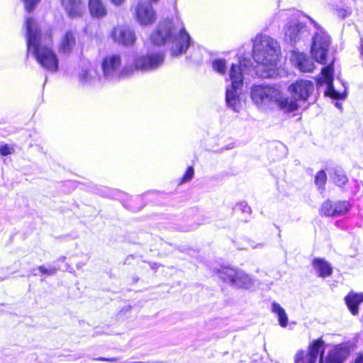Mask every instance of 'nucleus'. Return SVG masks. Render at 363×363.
I'll return each mask as SVG.
<instances>
[{
  "label": "nucleus",
  "instance_id": "nucleus-23",
  "mask_svg": "<svg viewBox=\"0 0 363 363\" xmlns=\"http://www.w3.org/2000/svg\"><path fill=\"white\" fill-rule=\"evenodd\" d=\"M89 7L93 16L103 17L106 13V8L101 0H89Z\"/></svg>",
  "mask_w": 363,
  "mask_h": 363
},
{
  "label": "nucleus",
  "instance_id": "nucleus-41",
  "mask_svg": "<svg viewBox=\"0 0 363 363\" xmlns=\"http://www.w3.org/2000/svg\"><path fill=\"white\" fill-rule=\"evenodd\" d=\"M335 106H337V107H340V104L338 103H336Z\"/></svg>",
  "mask_w": 363,
  "mask_h": 363
},
{
  "label": "nucleus",
  "instance_id": "nucleus-18",
  "mask_svg": "<svg viewBox=\"0 0 363 363\" xmlns=\"http://www.w3.org/2000/svg\"><path fill=\"white\" fill-rule=\"evenodd\" d=\"M62 4L67 14L71 17L81 16L85 9L81 0H62Z\"/></svg>",
  "mask_w": 363,
  "mask_h": 363
},
{
  "label": "nucleus",
  "instance_id": "nucleus-5",
  "mask_svg": "<svg viewBox=\"0 0 363 363\" xmlns=\"http://www.w3.org/2000/svg\"><path fill=\"white\" fill-rule=\"evenodd\" d=\"M250 60L244 59L240 65L232 64L229 70L230 84L226 86L225 101L228 106L235 112H239L242 107L240 96L243 86V75L247 70H250Z\"/></svg>",
  "mask_w": 363,
  "mask_h": 363
},
{
  "label": "nucleus",
  "instance_id": "nucleus-36",
  "mask_svg": "<svg viewBox=\"0 0 363 363\" xmlns=\"http://www.w3.org/2000/svg\"><path fill=\"white\" fill-rule=\"evenodd\" d=\"M96 360H99V361H106V362H114L116 361V358H105V357H99L97 359H96Z\"/></svg>",
  "mask_w": 363,
  "mask_h": 363
},
{
  "label": "nucleus",
  "instance_id": "nucleus-6",
  "mask_svg": "<svg viewBox=\"0 0 363 363\" xmlns=\"http://www.w3.org/2000/svg\"><path fill=\"white\" fill-rule=\"evenodd\" d=\"M121 60L118 55L106 57L102 63L103 79L106 81H116L133 74L134 69L129 65L121 69Z\"/></svg>",
  "mask_w": 363,
  "mask_h": 363
},
{
  "label": "nucleus",
  "instance_id": "nucleus-4",
  "mask_svg": "<svg viewBox=\"0 0 363 363\" xmlns=\"http://www.w3.org/2000/svg\"><path fill=\"white\" fill-rule=\"evenodd\" d=\"M150 38L155 45H171L170 53L173 57L185 53L191 43V37L186 30L183 22L179 20L177 25L169 19L162 21L152 33Z\"/></svg>",
  "mask_w": 363,
  "mask_h": 363
},
{
  "label": "nucleus",
  "instance_id": "nucleus-21",
  "mask_svg": "<svg viewBox=\"0 0 363 363\" xmlns=\"http://www.w3.org/2000/svg\"><path fill=\"white\" fill-rule=\"evenodd\" d=\"M346 304L353 315L358 313V306L363 302V294L351 292L345 298Z\"/></svg>",
  "mask_w": 363,
  "mask_h": 363
},
{
  "label": "nucleus",
  "instance_id": "nucleus-27",
  "mask_svg": "<svg viewBox=\"0 0 363 363\" xmlns=\"http://www.w3.org/2000/svg\"><path fill=\"white\" fill-rule=\"evenodd\" d=\"M214 71L220 74H225L226 72V61L222 59L215 60L212 63Z\"/></svg>",
  "mask_w": 363,
  "mask_h": 363
},
{
  "label": "nucleus",
  "instance_id": "nucleus-17",
  "mask_svg": "<svg viewBox=\"0 0 363 363\" xmlns=\"http://www.w3.org/2000/svg\"><path fill=\"white\" fill-rule=\"evenodd\" d=\"M277 105L280 110L285 113L293 112L301 106L300 104L291 96H289L283 94L280 90H279V96L274 98V104Z\"/></svg>",
  "mask_w": 363,
  "mask_h": 363
},
{
  "label": "nucleus",
  "instance_id": "nucleus-3",
  "mask_svg": "<svg viewBox=\"0 0 363 363\" xmlns=\"http://www.w3.org/2000/svg\"><path fill=\"white\" fill-rule=\"evenodd\" d=\"M281 55L278 42L270 36L257 35L253 40V58L257 63L256 74L262 78L278 75L277 64Z\"/></svg>",
  "mask_w": 363,
  "mask_h": 363
},
{
  "label": "nucleus",
  "instance_id": "nucleus-33",
  "mask_svg": "<svg viewBox=\"0 0 363 363\" xmlns=\"http://www.w3.org/2000/svg\"><path fill=\"white\" fill-rule=\"evenodd\" d=\"M14 152L13 147L9 146L8 145H4L0 147V154L6 156L9 155H11Z\"/></svg>",
  "mask_w": 363,
  "mask_h": 363
},
{
  "label": "nucleus",
  "instance_id": "nucleus-30",
  "mask_svg": "<svg viewBox=\"0 0 363 363\" xmlns=\"http://www.w3.org/2000/svg\"><path fill=\"white\" fill-rule=\"evenodd\" d=\"M194 170L192 167H189L187 168L184 175L181 179L180 184L189 182L191 181L194 177Z\"/></svg>",
  "mask_w": 363,
  "mask_h": 363
},
{
  "label": "nucleus",
  "instance_id": "nucleus-19",
  "mask_svg": "<svg viewBox=\"0 0 363 363\" xmlns=\"http://www.w3.org/2000/svg\"><path fill=\"white\" fill-rule=\"evenodd\" d=\"M312 265L318 277L325 278L330 277L333 272V268L330 263L323 259L315 258L313 260Z\"/></svg>",
  "mask_w": 363,
  "mask_h": 363
},
{
  "label": "nucleus",
  "instance_id": "nucleus-38",
  "mask_svg": "<svg viewBox=\"0 0 363 363\" xmlns=\"http://www.w3.org/2000/svg\"><path fill=\"white\" fill-rule=\"evenodd\" d=\"M355 363H363V354L358 357L355 361Z\"/></svg>",
  "mask_w": 363,
  "mask_h": 363
},
{
  "label": "nucleus",
  "instance_id": "nucleus-10",
  "mask_svg": "<svg viewBox=\"0 0 363 363\" xmlns=\"http://www.w3.org/2000/svg\"><path fill=\"white\" fill-rule=\"evenodd\" d=\"M164 62V54L162 52L150 53L146 55H137L132 67L135 70L149 72L157 69Z\"/></svg>",
  "mask_w": 363,
  "mask_h": 363
},
{
  "label": "nucleus",
  "instance_id": "nucleus-7",
  "mask_svg": "<svg viewBox=\"0 0 363 363\" xmlns=\"http://www.w3.org/2000/svg\"><path fill=\"white\" fill-rule=\"evenodd\" d=\"M218 277L232 286L239 289H248L255 284V280L241 270L230 267H222L218 270Z\"/></svg>",
  "mask_w": 363,
  "mask_h": 363
},
{
  "label": "nucleus",
  "instance_id": "nucleus-15",
  "mask_svg": "<svg viewBox=\"0 0 363 363\" xmlns=\"http://www.w3.org/2000/svg\"><path fill=\"white\" fill-rule=\"evenodd\" d=\"M291 62L302 72H312L315 67L313 61L307 55L296 51L291 53Z\"/></svg>",
  "mask_w": 363,
  "mask_h": 363
},
{
  "label": "nucleus",
  "instance_id": "nucleus-25",
  "mask_svg": "<svg viewBox=\"0 0 363 363\" xmlns=\"http://www.w3.org/2000/svg\"><path fill=\"white\" fill-rule=\"evenodd\" d=\"M350 208V205L347 201H339L334 203L335 216H338L347 213Z\"/></svg>",
  "mask_w": 363,
  "mask_h": 363
},
{
  "label": "nucleus",
  "instance_id": "nucleus-12",
  "mask_svg": "<svg viewBox=\"0 0 363 363\" xmlns=\"http://www.w3.org/2000/svg\"><path fill=\"white\" fill-rule=\"evenodd\" d=\"M314 91V84L310 80H297L289 86L291 96L299 104L305 103Z\"/></svg>",
  "mask_w": 363,
  "mask_h": 363
},
{
  "label": "nucleus",
  "instance_id": "nucleus-1",
  "mask_svg": "<svg viewBox=\"0 0 363 363\" xmlns=\"http://www.w3.org/2000/svg\"><path fill=\"white\" fill-rule=\"evenodd\" d=\"M316 29L313 38L311 53L315 60L322 65H327L321 70L322 78L320 83L326 84L325 94L333 99H341V94L337 91L333 85L334 58L330 52L331 38L330 35L312 19H310Z\"/></svg>",
  "mask_w": 363,
  "mask_h": 363
},
{
  "label": "nucleus",
  "instance_id": "nucleus-11",
  "mask_svg": "<svg viewBox=\"0 0 363 363\" xmlns=\"http://www.w3.org/2000/svg\"><path fill=\"white\" fill-rule=\"evenodd\" d=\"M309 34L307 26L297 18H291L284 27L285 41L294 45Z\"/></svg>",
  "mask_w": 363,
  "mask_h": 363
},
{
  "label": "nucleus",
  "instance_id": "nucleus-39",
  "mask_svg": "<svg viewBox=\"0 0 363 363\" xmlns=\"http://www.w3.org/2000/svg\"><path fill=\"white\" fill-rule=\"evenodd\" d=\"M261 246H262V245H261V244H258V245H257L256 246H252V248H257V247H261Z\"/></svg>",
  "mask_w": 363,
  "mask_h": 363
},
{
  "label": "nucleus",
  "instance_id": "nucleus-13",
  "mask_svg": "<svg viewBox=\"0 0 363 363\" xmlns=\"http://www.w3.org/2000/svg\"><path fill=\"white\" fill-rule=\"evenodd\" d=\"M111 36L116 43L125 46L133 45L136 40L134 30L130 26L125 25L114 27Z\"/></svg>",
  "mask_w": 363,
  "mask_h": 363
},
{
  "label": "nucleus",
  "instance_id": "nucleus-9",
  "mask_svg": "<svg viewBox=\"0 0 363 363\" xmlns=\"http://www.w3.org/2000/svg\"><path fill=\"white\" fill-rule=\"evenodd\" d=\"M325 350V343L321 339L313 340L308 346L306 354L317 360L320 354L319 363H342L345 356L342 354V351L335 350L328 354L325 359H323V354Z\"/></svg>",
  "mask_w": 363,
  "mask_h": 363
},
{
  "label": "nucleus",
  "instance_id": "nucleus-24",
  "mask_svg": "<svg viewBox=\"0 0 363 363\" xmlns=\"http://www.w3.org/2000/svg\"><path fill=\"white\" fill-rule=\"evenodd\" d=\"M332 177L335 184L339 186H342L347 182V176L344 171L340 167H336L333 169Z\"/></svg>",
  "mask_w": 363,
  "mask_h": 363
},
{
  "label": "nucleus",
  "instance_id": "nucleus-8",
  "mask_svg": "<svg viewBox=\"0 0 363 363\" xmlns=\"http://www.w3.org/2000/svg\"><path fill=\"white\" fill-rule=\"evenodd\" d=\"M250 95L257 106L265 108L274 104V98L279 96V89L269 85H254L251 88Z\"/></svg>",
  "mask_w": 363,
  "mask_h": 363
},
{
  "label": "nucleus",
  "instance_id": "nucleus-32",
  "mask_svg": "<svg viewBox=\"0 0 363 363\" xmlns=\"http://www.w3.org/2000/svg\"><path fill=\"white\" fill-rule=\"evenodd\" d=\"M27 11H32L40 0H23Z\"/></svg>",
  "mask_w": 363,
  "mask_h": 363
},
{
  "label": "nucleus",
  "instance_id": "nucleus-37",
  "mask_svg": "<svg viewBox=\"0 0 363 363\" xmlns=\"http://www.w3.org/2000/svg\"><path fill=\"white\" fill-rule=\"evenodd\" d=\"M111 1L113 4L118 6V5H121V4H123L125 0H111Z\"/></svg>",
  "mask_w": 363,
  "mask_h": 363
},
{
  "label": "nucleus",
  "instance_id": "nucleus-28",
  "mask_svg": "<svg viewBox=\"0 0 363 363\" xmlns=\"http://www.w3.org/2000/svg\"><path fill=\"white\" fill-rule=\"evenodd\" d=\"M326 181L327 175L325 172L323 170L319 171L315 175V183L320 190H324Z\"/></svg>",
  "mask_w": 363,
  "mask_h": 363
},
{
  "label": "nucleus",
  "instance_id": "nucleus-29",
  "mask_svg": "<svg viewBox=\"0 0 363 363\" xmlns=\"http://www.w3.org/2000/svg\"><path fill=\"white\" fill-rule=\"evenodd\" d=\"M321 212L326 216H335L334 204L330 201H325L322 205Z\"/></svg>",
  "mask_w": 363,
  "mask_h": 363
},
{
  "label": "nucleus",
  "instance_id": "nucleus-22",
  "mask_svg": "<svg viewBox=\"0 0 363 363\" xmlns=\"http://www.w3.org/2000/svg\"><path fill=\"white\" fill-rule=\"evenodd\" d=\"M271 310L272 313L277 315L279 325L282 328H286L288 325V316L285 310L276 302L272 303Z\"/></svg>",
  "mask_w": 363,
  "mask_h": 363
},
{
  "label": "nucleus",
  "instance_id": "nucleus-16",
  "mask_svg": "<svg viewBox=\"0 0 363 363\" xmlns=\"http://www.w3.org/2000/svg\"><path fill=\"white\" fill-rule=\"evenodd\" d=\"M79 80L84 85H93L98 82H102L103 77L98 75L97 70L90 65H85L81 68L79 72Z\"/></svg>",
  "mask_w": 363,
  "mask_h": 363
},
{
  "label": "nucleus",
  "instance_id": "nucleus-34",
  "mask_svg": "<svg viewBox=\"0 0 363 363\" xmlns=\"http://www.w3.org/2000/svg\"><path fill=\"white\" fill-rule=\"evenodd\" d=\"M236 209L244 213H250L251 208L246 202H241L236 206Z\"/></svg>",
  "mask_w": 363,
  "mask_h": 363
},
{
  "label": "nucleus",
  "instance_id": "nucleus-26",
  "mask_svg": "<svg viewBox=\"0 0 363 363\" xmlns=\"http://www.w3.org/2000/svg\"><path fill=\"white\" fill-rule=\"evenodd\" d=\"M316 360L306 354L305 351L298 352L295 357V363H315Z\"/></svg>",
  "mask_w": 363,
  "mask_h": 363
},
{
  "label": "nucleus",
  "instance_id": "nucleus-31",
  "mask_svg": "<svg viewBox=\"0 0 363 363\" xmlns=\"http://www.w3.org/2000/svg\"><path fill=\"white\" fill-rule=\"evenodd\" d=\"M38 269L43 274H47L48 276H52L56 274L57 269L54 267H46L45 266L38 267Z\"/></svg>",
  "mask_w": 363,
  "mask_h": 363
},
{
  "label": "nucleus",
  "instance_id": "nucleus-35",
  "mask_svg": "<svg viewBox=\"0 0 363 363\" xmlns=\"http://www.w3.org/2000/svg\"><path fill=\"white\" fill-rule=\"evenodd\" d=\"M338 16H340L342 18H345L348 16V12L347 10L343 9H340L337 11Z\"/></svg>",
  "mask_w": 363,
  "mask_h": 363
},
{
  "label": "nucleus",
  "instance_id": "nucleus-20",
  "mask_svg": "<svg viewBox=\"0 0 363 363\" xmlns=\"http://www.w3.org/2000/svg\"><path fill=\"white\" fill-rule=\"evenodd\" d=\"M76 37L72 31H67L62 37L59 50L64 54L69 53L75 47Z\"/></svg>",
  "mask_w": 363,
  "mask_h": 363
},
{
  "label": "nucleus",
  "instance_id": "nucleus-2",
  "mask_svg": "<svg viewBox=\"0 0 363 363\" xmlns=\"http://www.w3.org/2000/svg\"><path fill=\"white\" fill-rule=\"evenodd\" d=\"M28 55H33L36 61L48 72L58 69L59 61L55 52L50 48V35L43 36L37 22L32 18L26 20Z\"/></svg>",
  "mask_w": 363,
  "mask_h": 363
},
{
  "label": "nucleus",
  "instance_id": "nucleus-14",
  "mask_svg": "<svg viewBox=\"0 0 363 363\" xmlns=\"http://www.w3.org/2000/svg\"><path fill=\"white\" fill-rule=\"evenodd\" d=\"M135 18L141 26H150L157 18L156 12L150 3H139L135 9Z\"/></svg>",
  "mask_w": 363,
  "mask_h": 363
},
{
  "label": "nucleus",
  "instance_id": "nucleus-40",
  "mask_svg": "<svg viewBox=\"0 0 363 363\" xmlns=\"http://www.w3.org/2000/svg\"><path fill=\"white\" fill-rule=\"evenodd\" d=\"M159 0H150L151 2L157 3Z\"/></svg>",
  "mask_w": 363,
  "mask_h": 363
}]
</instances>
